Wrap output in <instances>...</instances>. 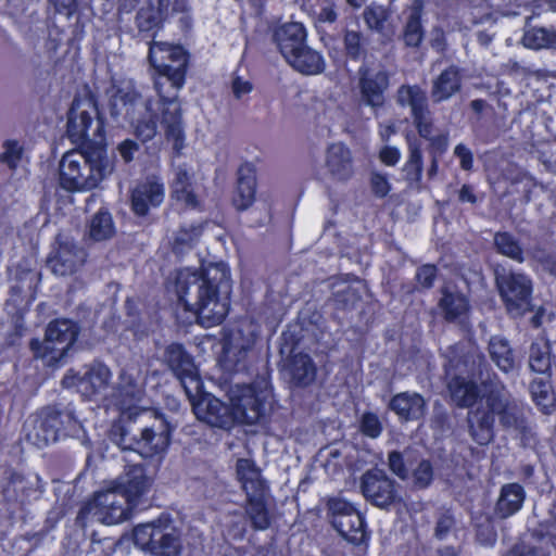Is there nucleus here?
Wrapping results in <instances>:
<instances>
[{"label":"nucleus","mask_w":556,"mask_h":556,"mask_svg":"<svg viewBox=\"0 0 556 556\" xmlns=\"http://www.w3.org/2000/svg\"><path fill=\"white\" fill-rule=\"evenodd\" d=\"M137 37L149 45L148 61L153 70L154 89L160 98L161 125L167 140L179 153L185 147L182 111L178 99L190 66V53L180 43L156 41L168 20L169 0H135Z\"/></svg>","instance_id":"1"},{"label":"nucleus","mask_w":556,"mask_h":556,"mask_svg":"<svg viewBox=\"0 0 556 556\" xmlns=\"http://www.w3.org/2000/svg\"><path fill=\"white\" fill-rule=\"evenodd\" d=\"M143 384L144 378L137 367L122 371L113 395L121 419L112 426L110 438L122 450L152 457L167 450L170 428L162 414L147 406Z\"/></svg>","instance_id":"2"},{"label":"nucleus","mask_w":556,"mask_h":556,"mask_svg":"<svg viewBox=\"0 0 556 556\" xmlns=\"http://www.w3.org/2000/svg\"><path fill=\"white\" fill-rule=\"evenodd\" d=\"M229 280L230 273L225 263L211 264L200 271L179 270L174 285L178 308L203 327L220 324L229 308Z\"/></svg>","instance_id":"3"},{"label":"nucleus","mask_w":556,"mask_h":556,"mask_svg":"<svg viewBox=\"0 0 556 556\" xmlns=\"http://www.w3.org/2000/svg\"><path fill=\"white\" fill-rule=\"evenodd\" d=\"M197 418L212 427L229 429L236 422L254 425L264 416L271 399V388L266 380L251 386H235L229 390L230 405L210 393H187Z\"/></svg>","instance_id":"4"},{"label":"nucleus","mask_w":556,"mask_h":556,"mask_svg":"<svg viewBox=\"0 0 556 556\" xmlns=\"http://www.w3.org/2000/svg\"><path fill=\"white\" fill-rule=\"evenodd\" d=\"M476 365L473 356L458 358L456 355L448 358L446 376L450 379L447 387L452 400L458 406H473L469 412L468 422L472 439L480 445L488 444L493 438L494 415H500L503 422L506 420V402L500 389L490 390L478 399L476 387L460 375L469 374Z\"/></svg>","instance_id":"5"},{"label":"nucleus","mask_w":556,"mask_h":556,"mask_svg":"<svg viewBox=\"0 0 556 556\" xmlns=\"http://www.w3.org/2000/svg\"><path fill=\"white\" fill-rule=\"evenodd\" d=\"M152 480L140 465L127 467L125 472L108 486L94 493L81 508L78 520H96L112 526L127 520L137 500L146 494Z\"/></svg>","instance_id":"6"},{"label":"nucleus","mask_w":556,"mask_h":556,"mask_svg":"<svg viewBox=\"0 0 556 556\" xmlns=\"http://www.w3.org/2000/svg\"><path fill=\"white\" fill-rule=\"evenodd\" d=\"M66 137L87 162L93 163L91 170L104 174L102 164L106 148V118L100 112L97 98L75 96L67 111Z\"/></svg>","instance_id":"7"},{"label":"nucleus","mask_w":556,"mask_h":556,"mask_svg":"<svg viewBox=\"0 0 556 556\" xmlns=\"http://www.w3.org/2000/svg\"><path fill=\"white\" fill-rule=\"evenodd\" d=\"M79 427L72 412L47 407L26 420L24 431L31 444L43 447L55 442L61 434H76Z\"/></svg>","instance_id":"8"},{"label":"nucleus","mask_w":556,"mask_h":556,"mask_svg":"<svg viewBox=\"0 0 556 556\" xmlns=\"http://www.w3.org/2000/svg\"><path fill=\"white\" fill-rule=\"evenodd\" d=\"M236 476L248 497L247 514L256 529L264 530L269 525L264 496L266 483L260 468L250 458H239Z\"/></svg>","instance_id":"9"},{"label":"nucleus","mask_w":556,"mask_h":556,"mask_svg":"<svg viewBox=\"0 0 556 556\" xmlns=\"http://www.w3.org/2000/svg\"><path fill=\"white\" fill-rule=\"evenodd\" d=\"M132 539L140 549L153 556H180L182 549L178 531L166 520L137 526Z\"/></svg>","instance_id":"10"},{"label":"nucleus","mask_w":556,"mask_h":556,"mask_svg":"<svg viewBox=\"0 0 556 556\" xmlns=\"http://www.w3.org/2000/svg\"><path fill=\"white\" fill-rule=\"evenodd\" d=\"M77 333V327L73 321L58 319L48 325L45 339L33 340L30 346L36 357L43 359L48 365H54L74 344Z\"/></svg>","instance_id":"11"},{"label":"nucleus","mask_w":556,"mask_h":556,"mask_svg":"<svg viewBox=\"0 0 556 556\" xmlns=\"http://www.w3.org/2000/svg\"><path fill=\"white\" fill-rule=\"evenodd\" d=\"M496 286L510 315L521 316L530 308L532 283L527 276L496 271Z\"/></svg>","instance_id":"12"},{"label":"nucleus","mask_w":556,"mask_h":556,"mask_svg":"<svg viewBox=\"0 0 556 556\" xmlns=\"http://www.w3.org/2000/svg\"><path fill=\"white\" fill-rule=\"evenodd\" d=\"M396 102L402 108L410 109L419 136L429 139L433 132V122L426 91L419 85H401L396 91Z\"/></svg>","instance_id":"13"},{"label":"nucleus","mask_w":556,"mask_h":556,"mask_svg":"<svg viewBox=\"0 0 556 556\" xmlns=\"http://www.w3.org/2000/svg\"><path fill=\"white\" fill-rule=\"evenodd\" d=\"M111 378L109 368L103 364H94L84 369V372H76L71 369L62 380L65 388L76 387L78 392L85 397H94L102 394L108 389Z\"/></svg>","instance_id":"14"},{"label":"nucleus","mask_w":556,"mask_h":556,"mask_svg":"<svg viewBox=\"0 0 556 556\" xmlns=\"http://www.w3.org/2000/svg\"><path fill=\"white\" fill-rule=\"evenodd\" d=\"M254 343L252 332L247 334L241 329H231L224 340L219 365L226 371H239L245 367L248 352Z\"/></svg>","instance_id":"15"},{"label":"nucleus","mask_w":556,"mask_h":556,"mask_svg":"<svg viewBox=\"0 0 556 556\" xmlns=\"http://www.w3.org/2000/svg\"><path fill=\"white\" fill-rule=\"evenodd\" d=\"M165 359L180 380L186 393L191 391L198 392L202 388L198 369L181 345H168L165 352Z\"/></svg>","instance_id":"16"},{"label":"nucleus","mask_w":556,"mask_h":556,"mask_svg":"<svg viewBox=\"0 0 556 556\" xmlns=\"http://www.w3.org/2000/svg\"><path fill=\"white\" fill-rule=\"evenodd\" d=\"M389 74L386 71L372 72L363 64L358 68V87L363 102L371 108H379L384 102V92L389 87Z\"/></svg>","instance_id":"17"},{"label":"nucleus","mask_w":556,"mask_h":556,"mask_svg":"<svg viewBox=\"0 0 556 556\" xmlns=\"http://www.w3.org/2000/svg\"><path fill=\"white\" fill-rule=\"evenodd\" d=\"M86 254L70 240H58L48 257V265L59 276L74 274L85 262Z\"/></svg>","instance_id":"18"},{"label":"nucleus","mask_w":556,"mask_h":556,"mask_svg":"<svg viewBox=\"0 0 556 556\" xmlns=\"http://www.w3.org/2000/svg\"><path fill=\"white\" fill-rule=\"evenodd\" d=\"M362 490L365 497L378 507H386L395 498L393 482L380 470L364 475Z\"/></svg>","instance_id":"19"},{"label":"nucleus","mask_w":556,"mask_h":556,"mask_svg":"<svg viewBox=\"0 0 556 556\" xmlns=\"http://www.w3.org/2000/svg\"><path fill=\"white\" fill-rule=\"evenodd\" d=\"M390 408L404 421L420 419L427 409V401L417 392H401L390 401Z\"/></svg>","instance_id":"20"},{"label":"nucleus","mask_w":556,"mask_h":556,"mask_svg":"<svg viewBox=\"0 0 556 556\" xmlns=\"http://www.w3.org/2000/svg\"><path fill=\"white\" fill-rule=\"evenodd\" d=\"M306 38V28L299 22L286 23L274 31V39L285 59L305 45Z\"/></svg>","instance_id":"21"},{"label":"nucleus","mask_w":556,"mask_h":556,"mask_svg":"<svg viewBox=\"0 0 556 556\" xmlns=\"http://www.w3.org/2000/svg\"><path fill=\"white\" fill-rule=\"evenodd\" d=\"M163 199V186L154 180L147 179L132 190V210L137 215H144L150 206L160 205Z\"/></svg>","instance_id":"22"},{"label":"nucleus","mask_w":556,"mask_h":556,"mask_svg":"<svg viewBox=\"0 0 556 556\" xmlns=\"http://www.w3.org/2000/svg\"><path fill=\"white\" fill-rule=\"evenodd\" d=\"M292 68L304 75H318L325 71L323 55L306 43L286 58Z\"/></svg>","instance_id":"23"},{"label":"nucleus","mask_w":556,"mask_h":556,"mask_svg":"<svg viewBox=\"0 0 556 556\" xmlns=\"http://www.w3.org/2000/svg\"><path fill=\"white\" fill-rule=\"evenodd\" d=\"M462 72L455 65L444 68L434 79L431 96L435 102H442L450 99L458 92L462 87Z\"/></svg>","instance_id":"24"},{"label":"nucleus","mask_w":556,"mask_h":556,"mask_svg":"<svg viewBox=\"0 0 556 556\" xmlns=\"http://www.w3.org/2000/svg\"><path fill=\"white\" fill-rule=\"evenodd\" d=\"M528 362L533 372L541 374L542 376L549 375L555 361L551 352V344L546 338H536L531 343Z\"/></svg>","instance_id":"25"},{"label":"nucleus","mask_w":556,"mask_h":556,"mask_svg":"<svg viewBox=\"0 0 556 556\" xmlns=\"http://www.w3.org/2000/svg\"><path fill=\"white\" fill-rule=\"evenodd\" d=\"M326 166L329 174H352L353 156L343 142L330 143L326 151Z\"/></svg>","instance_id":"26"},{"label":"nucleus","mask_w":556,"mask_h":556,"mask_svg":"<svg viewBox=\"0 0 556 556\" xmlns=\"http://www.w3.org/2000/svg\"><path fill=\"white\" fill-rule=\"evenodd\" d=\"M343 54L346 61L365 62L370 46L369 38L359 30L343 31Z\"/></svg>","instance_id":"27"},{"label":"nucleus","mask_w":556,"mask_h":556,"mask_svg":"<svg viewBox=\"0 0 556 556\" xmlns=\"http://www.w3.org/2000/svg\"><path fill=\"white\" fill-rule=\"evenodd\" d=\"M439 306L446 319H456L468 311V301L455 286L447 285L442 290Z\"/></svg>","instance_id":"28"},{"label":"nucleus","mask_w":556,"mask_h":556,"mask_svg":"<svg viewBox=\"0 0 556 556\" xmlns=\"http://www.w3.org/2000/svg\"><path fill=\"white\" fill-rule=\"evenodd\" d=\"M332 525L345 540L352 543H362L366 536L364 518L357 510L344 518H334Z\"/></svg>","instance_id":"29"},{"label":"nucleus","mask_w":556,"mask_h":556,"mask_svg":"<svg viewBox=\"0 0 556 556\" xmlns=\"http://www.w3.org/2000/svg\"><path fill=\"white\" fill-rule=\"evenodd\" d=\"M422 14L424 5L419 1L412 7L407 22L404 26L403 40L407 47H419L425 37Z\"/></svg>","instance_id":"30"},{"label":"nucleus","mask_w":556,"mask_h":556,"mask_svg":"<svg viewBox=\"0 0 556 556\" xmlns=\"http://www.w3.org/2000/svg\"><path fill=\"white\" fill-rule=\"evenodd\" d=\"M525 492L521 485L511 483L503 486L497 502L498 514L506 518L517 513L523 503Z\"/></svg>","instance_id":"31"},{"label":"nucleus","mask_w":556,"mask_h":556,"mask_svg":"<svg viewBox=\"0 0 556 556\" xmlns=\"http://www.w3.org/2000/svg\"><path fill=\"white\" fill-rule=\"evenodd\" d=\"M28 163L25 146L16 139H5L2 142V152L0 153V165L11 172Z\"/></svg>","instance_id":"32"},{"label":"nucleus","mask_w":556,"mask_h":556,"mask_svg":"<svg viewBox=\"0 0 556 556\" xmlns=\"http://www.w3.org/2000/svg\"><path fill=\"white\" fill-rule=\"evenodd\" d=\"M489 352L495 365L508 372L514 369L515 361L508 342L501 337H492L489 344Z\"/></svg>","instance_id":"33"},{"label":"nucleus","mask_w":556,"mask_h":556,"mask_svg":"<svg viewBox=\"0 0 556 556\" xmlns=\"http://www.w3.org/2000/svg\"><path fill=\"white\" fill-rule=\"evenodd\" d=\"M292 378L302 386L309 384L316 376V368L308 355L296 354L293 356L290 368Z\"/></svg>","instance_id":"34"},{"label":"nucleus","mask_w":556,"mask_h":556,"mask_svg":"<svg viewBox=\"0 0 556 556\" xmlns=\"http://www.w3.org/2000/svg\"><path fill=\"white\" fill-rule=\"evenodd\" d=\"M255 186L254 176H240L232 197V202L237 210H245L253 203Z\"/></svg>","instance_id":"35"},{"label":"nucleus","mask_w":556,"mask_h":556,"mask_svg":"<svg viewBox=\"0 0 556 556\" xmlns=\"http://www.w3.org/2000/svg\"><path fill=\"white\" fill-rule=\"evenodd\" d=\"M530 393L536 405L547 413L554 403L549 375L534 379L530 384Z\"/></svg>","instance_id":"36"},{"label":"nucleus","mask_w":556,"mask_h":556,"mask_svg":"<svg viewBox=\"0 0 556 556\" xmlns=\"http://www.w3.org/2000/svg\"><path fill=\"white\" fill-rule=\"evenodd\" d=\"M525 47L533 50L549 47L554 45L553 29L545 27H531L525 30L522 36Z\"/></svg>","instance_id":"37"},{"label":"nucleus","mask_w":556,"mask_h":556,"mask_svg":"<svg viewBox=\"0 0 556 556\" xmlns=\"http://www.w3.org/2000/svg\"><path fill=\"white\" fill-rule=\"evenodd\" d=\"M114 226L112 217L108 212L100 211L90 223L89 235L93 240L100 241L112 237Z\"/></svg>","instance_id":"38"},{"label":"nucleus","mask_w":556,"mask_h":556,"mask_svg":"<svg viewBox=\"0 0 556 556\" xmlns=\"http://www.w3.org/2000/svg\"><path fill=\"white\" fill-rule=\"evenodd\" d=\"M494 243L501 254L519 263L523 262L522 250L519 243L508 232L496 233L494 237Z\"/></svg>","instance_id":"39"},{"label":"nucleus","mask_w":556,"mask_h":556,"mask_svg":"<svg viewBox=\"0 0 556 556\" xmlns=\"http://www.w3.org/2000/svg\"><path fill=\"white\" fill-rule=\"evenodd\" d=\"M101 176H60V185L63 189L75 191H87L96 187Z\"/></svg>","instance_id":"40"},{"label":"nucleus","mask_w":556,"mask_h":556,"mask_svg":"<svg viewBox=\"0 0 556 556\" xmlns=\"http://www.w3.org/2000/svg\"><path fill=\"white\" fill-rule=\"evenodd\" d=\"M173 197L188 206H194L195 195L191 189L189 176H177L173 182Z\"/></svg>","instance_id":"41"},{"label":"nucleus","mask_w":556,"mask_h":556,"mask_svg":"<svg viewBox=\"0 0 556 556\" xmlns=\"http://www.w3.org/2000/svg\"><path fill=\"white\" fill-rule=\"evenodd\" d=\"M157 121L159 117L156 114H151L147 118L138 119L135 126L136 138L142 142H147L154 138L157 131Z\"/></svg>","instance_id":"42"},{"label":"nucleus","mask_w":556,"mask_h":556,"mask_svg":"<svg viewBox=\"0 0 556 556\" xmlns=\"http://www.w3.org/2000/svg\"><path fill=\"white\" fill-rule=\"evenodd\" d=\"M363 16L370 29L380 31L384 28L388 14L383 7L370 4L364 10Z\"/></svg>","instance_id":"43"},{"label":"nucleus","mask_w":556,"mask_h":556,"mask_svg":"<svg viewBox=\"0 0 556 556\" xmlns=\"http://www.w3.org/2000/svg\"><path fill=\"white\" fill-rule=\"evenodd\" d=\"M422 170L424 160L421 148L417 143H409L408 157L405 162L403 172L405 174H422Z\"/></svg>","instance_id":"44"},{"label":"nucleus","mask_w":556,"mask_h":556,"mask_svg":"<svg viewBox=\"0 0 556 556\" xmlns=\"http://www.w3.org/2000/svg\"><path fill=\"white\" fill-rule=\"evenodd\" d=\"M328 508L332 515V520H334V518H344L356 510L351 503L343 498H331L328 502Z\"/></svg>","instance_id":"45"},{"label":"nucleus","mask_w":556,"mask_h":556,"mask_svg":"<svg viewBox=\"0 0 556 556\" xmlns=\"http://www.w3.org/2000/svg\"><path fill=\"white\" fill-rule=\"evenodd\" d=\"M538 161L544 165V170L556 174V154L551 144H545L536 150Z\"/></svg>","instance_id":"46"},{"label":"nucleus","mask_w":556,"mask_h":556,"mask_svg":"<svg viewBox=\"0 0 556 556\" xmlns=\"http://www.w3.org/2000/svg\"><path fill=\"white\" fill-rule=\"evenodd\" d=\"M358 286H344L336 291V301L343 306L354 305L358 299Z\"/></svg>","instance_id":"47"},{"label":"nucleus","mask_w":556,"mask_h":556,"mask_svg":"<svg viewBox=\"0 0 556 556\" xmlns=\"http://www.w3.org/2000/svg\"><path fill=\"white\" fill-rule=\"evenodd\" d=\"M454 155L458 159L463 170L469 172L473 167V153L464 143H458L454 149Z\"/></svg>","instance_id":"48"},{"label":"nucleus","mask_w":556,"mask_h":556,"mask_svg":"<svg viewBox=\"0 0 556 556\" xmlns=\"http://www.w3.org/2000/svg\"><path fill=\"white\" fill-rule=\"evenodd\" d=\"M362 431L370 438H377L381 433L378 417L374 414H365L362 418Z\"/></svg>","instance_id":"49"},{"label":"nucleus","mask_w":556,"mask_h":556,"mask_svg":"<svg viewBox=\"0 0 556 556\" xmlns=\"http://www.w3.org/2000/svg\"><path fill=\"white\" fill-rule=\"evenodd\" d=\"M139 144L131 139H125L124 141L119 142L116 148L118 155L126 164L134 160L135 154L139 151Z\"/></svg>","instance_id":"50"},{"label":"nucleus","mask_w":556,"mask_h":556,"mask_svg":"<svg viewBox=\"0 0 556 556\" xmlns=\"http://www.w3.org/2000/svg\"><path fill=\"white\" fill-rule=\"evenodd\" d=\"M415 483L418 486H427L432 480V469L428 462H421L414 471Z\"/></svg>","instance_id":"51"},{"label":"nucleus","mask_w":556,"mask_h":556,"mask_svg":"<svg viewBox=\"0 0 556 556\" xmlns=\"http://www.w3.org/2000/svg\"><path fill=\"white\" fill-rule=\"evenodd\" d=\"M56 14L72 16L77 10L76 0H48Z\"/></svg>","instance_id":"52"},{"label":"nucleus","mask_w":556,"mask_h":556,"mask_svg":"<svg viewBox=\"0 0 556 556\" xmlns=\"http://www.w3.org/2000/svg\"><path fill=\"white\" fill-rule=\"evenodd\" d=\"M401 157L400 150L395 147L386 146L379 152L380 161L387 166H394Z\"/></svg>","instance_id":"53"},{"label":"nucleus","mask_w":556,"mask_h":556,"mask_svg":"<svg viewBox=\"0 0 556 556\" xmlns=\"http://www.w3.org/2000/svg\"><path fill=\"white\" fill-rule=\"evenodd\" d=\"M435 277V267L432 265H424L420 267L416 274V278L418 282L422 287H430Z\"/></svg>","instance_id":"54"},{"label":"nucleus","mask_w":556,"mask_h":556,"mask_svg":"<svg viewBox=\"0 0 556 556\" xmlns=\"http://www.w3.org/2000/svg\"><path fill=\"white\" fill-rule=\"evenodd\" d=\"M121 100L123 101V104L126 106V117L130 115V110H134L138 104H143L141 94L135 91L126 92L124 96H122Z\"/></svg>","instance_id":"55"},{"label":"nucleus","mask_w":556,"mask_h":556,"mask_svg":"<svg viewBox=\"0 0 556 556\" xmlns=\"http://www.w3.org/2000/svg\"><path fill=\"white\" fill-rule=\"evenodd\" d=\"M338 18V13L336 10V5L332 2H329L320 8L318 13V21L323 23H334Z\"/></svg>","instance_id":"56"},{"label":"nucleus","mask_w":556,"mask_h":556,"mask_svg":"<svg viewBox=\"0 0 556 556\" xmlns=\"http://www.w3.org/2000/svg\"><path fill=\"white\" fill-rule=\"evenodd\" d=\"M389 466L390 469L400 478L404 479L406 477L403 459L399 453L393 452L389 455Z\"/></svg>","instance_id":"57"},{"label":"nucleus","mask_w":556,"mask_h":556,"mask_svg":"<svg viewBox=\"0 0 556 556\" xmlns=\"http://www.w3.org/2000/svg\"><path fill=\"white\" fill-rule=\"evenodd\" d=\"M252 84L248 80H243L237 77L232 81V91L236 97L240 98L242 94H247L252 91Z\"/></svg>","instance_id":"58"},{"label":"nucleus","mask_w":556,"mask_h":556,"mask_svg":"<svg viewBox=\"0 0 556 556\" xmlns=\"http://www.w3.org/2000/svg\"><path fill=\"white\" fill-rule=\"evenodd\" d=\"M191 10L188 0H169L168 15L178 13H189Z\"/></svg>","instance_id":"59"},{"label":"nucleus","mask_w":556,"mask_h":556,"mask_svg":"<svg viewBox=\"0 0 556 556\" xmlns=\"http://www.w3.org/2000/svg\"><path fill=\"white\" fill-rule=\"evenodd\" d=\"M555 12L556 0H535L533 2V13L540 14L541 12Z\"/></svg>","instance_id":"60"},{"label":"nucleus","mask_w":556,"mask_h":556,"mask_svg":"<svg viewBox=\"0 0 556 556\" xmlns=\"http://www.w3.org/2000/svg\"><path fill=\"white\" fill-rule=\"evenodd\" d=\"M65 167H67L72 173L77 172L79 174V169H80L79 162L73 160L71 154H66L63 156V159L60 163V168L58 170V174H66L64 172Z\"/></svg>","instance_id":"61"},{"label":"nucleus","mask_w":556,"mask_h":556,"mask_svg":"<svg viewBox=\"0 0 556 556\" xmlns=\"http://www.w3.org/2000/svg\"><path fill=\"white\" fill-rule=\"evenodd\" d=\"M374 191L378 195H386L389 191V184L386 176H374L371 181Z\"/></svg>","instance_id":"62"},{"label":"nucleus","mask_w":556,"mask_h":556,"mask_svg":"<svg viewBox=\"0 0 556 556\" xmlns=\"http://www.w3.org/2000/svg\"><path fill=\"white\" fill-rule=\"evenodd\" d=\"M201 235V228L194 227L191 229L190 233L187 231H182L176 239L177 244H191L199 236Z\"/></svg>","instance_id":"63"},{"label":"nucleus","mask_w":556,"mask_h":556,"mask_svg":"<svg viewBox=\"0 0 556 556\" xmlns=\"http://www.w3.org/2000/svg\"><path fill=\"white\" fill-rule=\"evenodd\" d=\"M506 556H533V551H526L523 546H516Z\"/></svg>","instance_id":"64"}]
</instances>
